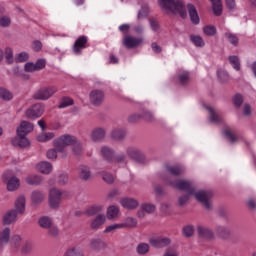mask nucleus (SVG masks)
I'll list each match as a JSON object with an SVG mask.
<instances>
[{"label": "nucleus", "mask_w": 256, "mask_h": 256, "mask_svg": "<svg viewBox=\"0 0 256 256\" xmlns=\"http://www.w3.org/2000/svg\"><path fill=\"white\" fill-rule=\"evenodd\" d=\"M164 181L166 185H169L174 189H178L179 191H186L187 195H183L178 198L179 205L183 206L185 203H187V201H189V197H195L196 201L202 203L205 209H211V199L213 197V193H211V191L197 190L195 189V184L189 180H173L171 178H167L164 179Z\"/></svg>", "instance_id": "obj_1"}, {"label": "nucleus", "mask_w": 256, "mask_h": 256, "mask_svg": "<svg viewBox=\"0 0 256 256\" xmlns=\"http://www.w3.org/2000/svg\"><path fill=\"white\" fill-rule=\"evenodd\" d=\"M159 5L165 9V11H170L174 15H180L183 19L187 17V9L182 1L179 0H158Z\"/></svg>", "instance_id": "obj_2"}, {"label": "nucleus", "mask_w": 256, "mask_h": 256, "mask_svg": "<svg viewBox=\"0 0 256 256\" xmlns=\"http://www.w3.org/2000/svg\"><path fill=\"white\" fill-rule=\"evenodd\" d=\"M15 173L21 175L23 172L16 168L14 172L13 170H7L2 174V181L5 183L7 191H17L21 187V180L15 176Z\"/></svg>", "instance_id": "obj_3"}, {"label": "nucleus", "mask_w": 256, "mask_h": 256, "mask_svg": "<svg viewBox=\"0 0 256 256\" xmlns=\"http://www.w3.org/2000/svg\"><path fill=\"white\" fill-rule=\"evenodd\" d=\"M77 137L64 134L53 141V145L55 149H57L58 153H62V157L67 155L65 151V147H72L73 143H75Z\"/></svg>", "instance_id": "obj_4"}, {"label": "nucleus", "mask_w": 256, "mask_h": 256, "mask_svg": "<svg viewBox=\"0 0 256 256\" xmlns=\"http://www.w3.org/2000/svg\"><path fill=\"white\" fill-rule=\"evenodd\" d=\"M63 190L58 188H51L48 194V204L50 209H59L63 201Z\"/></svg>", "instance_id": "obj_5"}, {"label": "nucleus", "mask_w": 256, "mask_h": 256, "mask_svg": "<svg viewBox=\"0 0 256 256\" xmlns=\"http://www.w3.org/2000/svg\"><path fill=\"white\" fill-rule=\"evenodd\" d=\"M57 91V86H43L34 93L33 98L37 101H49Z\"/></svg>", "instance_id": "obj_6"}, {"label": "nucleus", "mask_w": 256, "mask_h": 256, "mask_svg": "<svg viewBox=\"0 0 256 256\" xmlns=\"http://www.w3.org/2000/svg\"><path fill=\"white\" fill-rule=\"evenodd\" d=\"M122 43L127 49H135L136 47H141V45H143V38L126 34L123 37Z\"/></svg>", "instance_id": "obj_7"}, {"label": "nucleus", "mask_w": 256, "mask_h": 256, "mask_svg": "<svg viewBox=\"0 0 256 256\" xmlns=\"http://www.w3.org/2000/svg\"><path fill=\"white\" fill-rule=\"evenodd\" d=\"M43 113H45V106L38 103L26 110V117L28 119H39Z\"/></svg>", "instance_id": "obj_8"}, {"label": "nucleus", "mask_w": 256, "mask_h": 256, "mask_svg": "<svg viewBox=\"0 0 256 256\" xmlns=\"http://www.w3.org/2000/svg\"><path fill=\"white\" fill-rule=\"evenodd\" d=\"M149 243L156 249H164L168 245H171V238L165 236H157L149 239Z\"/></svg>", "instance_id": "obj_9"}, {"label": "nucleus", "mask_w": 256, "mask_h": 256, "mask_svg": "<svg viewBox=\"0 0 256 256\" xmlns=\"http://www.w3.org/2000/svg\"><path fill=\"white\" fill-rule=\"evenodd\" d=\"M47 62L45 59H39L36 61V63L33 62H27L24 65V71L26 73H35V71H41V69H45V65Z\"/></svg>", "instance_id": "obj_10"}, {"label": "nucleus", "mask_w": 256, "mask_h": 256, "mask_svg": "<svg viewBox=\"0 0 256 256\" xmlns=\"http://www.w3.org/2000/svg\"><path fill=\"white\" fill-rule=\"evenodd\" d=\"M18 215L19 213H17L15 209H10L6 211L2 216L3 225H13L14 223H17Z\"/></svg>", "instance_id": "obj_11"}, {"label": "nucleus", "mask_w": 256, "mask_h": 256, "mask_svg": "<svg viewBox=\"0 0 256 256\" xmlns=\"http://www.w3.org/2000/svg\"><path fill=\"white\" fill-rule=\"evenodd\" d=\"M26 205H27V198L25 197V195H19L14 202V211H16L18 215H24Z\"/></svg>", "instance_id": "obj_12"}, {"label": "nucleus", "mask_w": 256, "mask_h": 256, "mask_svg": "<svg viewBox=\"0 0 256 256\" xmlns=\"http://www.w3.org/2000/svg\"><path fill=\"white\" fill-rule=\"evenodd\" d=\"M36 171L38 173H42V175H51L53 173V164L47 161H41L35 166Z\"/></svg>", "instance_id": "obj_13"}, {"label": "nucleus", "mask_w": 256, "mask_h": 256, "mask_svg": "<svg viewBox=\"0 0 256 256\" xmlns=\"http://www.w3.org/2000/svg\"><path fill=\"white\" fill-rule=\"evenodd\" d=\"M35 129L33 123L29 121H22L16 129L17 135H29Z\"/></svg>", "instance_id": "obj_14"}, {"label": "nucleus", "mask_w": 256, "mask_h": 256, "mask_svg": "<svg viewBox=\"0 0 256 256\" xmlns=\"http://www.w3.org/2000/svg\"><path fill=\"white\" fill-rule=\"evenodd\" d=\"M89 97L92 105H101L105 99V93L101 90H92Z\"/></svg>", "instance_id": "obj_15"}, {"label": "nucleus", "mask_w": 256, "mask_h": 256, "mask_svg": "<svg viewBox=\"0 0 256 256\" xmlns=\"http://www.w3.org/2000/svg\"><path fill=\"white\" fill-rule=\"evenodd\" d=\"M11 241V228H0V249H3Z\"/></svg>", "instance_id": "obj_16"}, {"label": "nucleus", "mask_w": 256, "mask_h": 256, "mask_svg": "<svg viewBox=\"0 0 256 256\" xmlns=\"http://www.w3.org/2000/svg\"><path fill=\"white\" fill-rule=\"evenodd\" d=\"M78 175L82 181H90V179H93V174L91 173V168L87 165L79 166Z\"/></svg>", "instance_id": "obj_17"}, {"label": "nucleus", "mask_w": 256, "mask_h": 256, "mask_svg": "<svg viewBox=\"0 0 256 256\" xmlns=\"http://www.w3.org/2000/svg\"><path fill=\"white\" fill-rule=\"evenodd\" d=\"M87 47V37L80 36L74 43L73 51L75 55H81V51Z\"/></svg>", "instance_id": "obj_18"}, {"label": "nucleus", "mask_w": 256, "mask_h": 256, "mask_svg": "<svg viewBox=\"0 0 256 256\" xmlns=\"http://www.w3.org/2000/svg\"><path fill=\"white\" fill-rule=\"evenodd\" d=\"M32 205H41L45 201V192L41 190H34L30 195Z\"/></svg>", "instance_id": "obj_19"}, {"label": "nucleus", "mask_w": 256, "mask_h": 256, "mask_svg": "<svg viewBox=\"0 0 256 256\" xmlns=\"http://www.w3.org/2000/svg\"><path fill=\"white\" fill-rule=\"evenodd\" d=\"M196 231L200 237H203L204 239H214L215 233H213V230L209 229L208 227H205L203 225H198L196 227Z\"/></svg>", "instance_id": "obj_20"}, {"label": "nucleus", "mask_w": 256, "mask_h": 256, "mask_svg": "<svg viewBox=\"0 0 256 256\" xmlns=\"http://www.w3.org/2000/svg\"><path fill=\"white\" fill-rule=\"evenodd\" d=\"M120 204L122 205V207H124V209H137V207H139V201H137V199L135 198H122L120 200Z\"/></svg>", "instance_id": "obj_21"}, {"label": "nucleus", "mask_w": 256, "mask_h": 256, "mask_svg": "<svg viewBox=\"0 0 256 256\" xmlns=\"http://www.w3.org/2000/svg\"><path fill=\"white\" fill-rule=\"evenodd\" d=\"M205 109H207L209 113V121L210 123H221V113H219V110L211 107V106H205Z\"/></svg>", "instance_id": "obj_22"}, {"label": "nucleus", "mask_w": 256, "mask_h": 256, "mask_svg": "<svg viewBox=\"0 0 256 256\" xmlns=\"http://www.w3.org/2000/svg\"><path fill=\"white\" fill-rule=\"evenodd\" d=\"M25 183H27V185L37 187V185H41V183H43V177L39 174H30L25 177Z\"/></svg>", "instance_id": "obj_23"}, {"label": "nucleus", "mask_w": 256, "mask_h": 256, "mask_svg": "<svg viewBox=\"0 0 256 256\" xmlns=\"http://www.w3.org/2000/svg\"><path fill=\"white\" fill-rule=\"evenodd\" d=\"M120 224L122 225V229H135L139 225V221L135 217L128 216Z\"/></svg>", "instance_id": "obj_24"}, {"label": "nucleus", "mask_w": 256, "mask_h": 256, "mask_svg": "<svg viewBox=\"0 0 256 256\" xmlns=\"http://www.w3.org/2000/svg\"><path fill=\"white\" fill-rule=\"evenodd\" d=\"M100 154L106 161H109V163H112L113 158L115 157V151L113 149L109 148V146H103L100 149Z\"/></svg>", "instance_id": "obj_25"}, {"label": "nucleus", "mask_w": 256, "mask_h": 256, "mask_svg": "<svg viewBox=\"0 0 256 256\" xmlns=\"http://www.w3.org/2000/svg\"><path fill=\"white\" fill-rule=\"evenodd\" d=\"M187 9H188L191 22L194 25H199L200 19H199V14L197 13V8H195L193 4H188Z\"/></svg>", "instance_id": "obj_26"}, {"label": "nucleus", "mask_w": 256, "mask_h": 256, "mask_svg": "<svg viewBox=\"0 0 256 256\" xmlns=\"http://www.w3.org/2000/svg\"><path fill=\"white\" fill-rule=\"evenodd\" d=\"M29 139H27V135H17L12 140V144L16 147H29Z\"/></svg>", "instance_id": "obj_27"}, {"label": "nucleus", "mask_w": 256, "mask_h": 256, "mask_svg": "<svg viewBox=\"0 0 256 256\" xmlns=\"http://www.w3.org/2000/svg\"><path fill=\"white\" fill-rule=\"evenodd\" d=\"M38 225L41 229H51L53 227V218L51 216H41L38 219Z\"/></svg>", "instance_id": "obj_28"}, {"label": "nucleus", "mask_w": 256, "mask_h": 256, "mask_svg": "<svg viewBox=\"0 0 256 256\" xmlns=\"http://www.w3.org/2000/svg\"><path fill=\"white\" fill-rule=\"evenodd\" d=\"M212 4V11L216 17L223 14V0H210Z\"/></svg>", "instance_id": "obj_29"}, {"label": "nucleus", "mask_w": 256, "mask_h": 256, "mask_svg": "<svg viewBox=\"0 0 256 256\" xmlns=\"http://www.w3.org/2000/svg\"><path fill=\"white\" fill-rule=\"evenodd\" d=\"M166 169L168 173H170V175H173L174 177H179V175H183V173H185V166L180 164L168 166Z\"/></svg>", "instance_id": "obj_30"}, {"label": "nucleus", "mask_w": 256, "mask_h": 256, "mask_svg": "<svg viewBox=\"0 0 256 256\" xmlns=\"http://www.w3.org/2000/svg\"><path fill=\"white\" fill-rule=\"evenodd\" d=\"M55 139V133L54 132H41L40 134L37 135L36 141L38 143H47L51 140Z\"/></svg>", "instance_id": "obj_31"}, {"label": "nucleus", "mask_w": 256, "mask_h": 256, "mask_svg": "<svg viewBox=\"0 0 256 256\" xmlns=\"http://www.w3.org/2000/svg\"><path fill=\"white\" fill-rule=\"evenodd\" d=\"M223 135L230 143H237V141H239V135H237L235 131L231 130V128H225Z\"/></svg>", "instance_id": "obj_32"}, {"label": "nucleus", "mask_w": 256, "mask_h": 256, "mask_svg": "<svg viewBox=\"0 0 256 256\" xmlns=\"http://www.w3.org/2000/svg\"><path fill=\"white\" fill-rule=\"evenodd\" d=\"M92 141H101V139H105V130L103 128H95L91 132Z\"/></svg>", "instance_id": "obj_33"}, {"label": "nucleus", "mask_w": 256, "mask_h": 256, "mask_svg": "<svg viewBox=\"0 0 256 256\" xmlns=\"http://www.w3.org/2000/svg\"><path fill=\"white\" fill-rule=\"evenodd\" d=\"M126 153L131 159H141V157H143V152L135 147H128Z\"/></svg>", "instance_id": "obj_34"}, {"label": "nucleus", "mask_w": 256, "mask_h": 256, "mask_svg": "<svg viewBox=\"0 0 256 256\" xmlns=\"http://www.w3.org/2000/svg\"><path fill=\"white\" fill-rule=\"evenodd\" d=\"M105 221H107V217L105 214H99L92 222L91 228L92 229H99L101 225H104Z\"/></svg>", "instance_id": "obj_35"}, {"label": "nucleus", "mask_w": 256, "mask_h": 256, "mask_svg": "<svg viewBox=\"0 0 256 256\" xmlns=\"http://www.w3.org/2000/svg\"><path fill=\"white\" fill-rule=\"evenodd\" d=\"M63 256H83V251L79 246H70L65 252Z\"/></svg>", "instance_id": "obj_36"}, {"label": "nucleus", "mask_w": 256, "mask_h": 256, "mask_svg": "<svg viewBox=\"0 0 256 256\" xmlns=\"http://www.w3.org/2000/svg\"><path fill=\"white\" fill-rule=\"evenodd\" d=\"M90 247L91 249L100 251V249H105L107 247V244L101 239H93L90 242Z\"/></svg>", "instance_id": "obj_37"}, {"label": "nucleus", "mask_w": 256, "mask_h": 256, "mask_svg": "<svg viewBox=\"0 0 256 256\" xmlns=\"http://www.w3.org/2000/svg\"><path fill=\"white\" fill-rule=\"evenodd\" d=\"M230 233H231V229H229L228 226L216 227V235H218V237H221V239H225V237H229Z\"/></svg>", "instance_id": "obj_38"}, {"label": "nucleus", "mask_w": 256, "mask_h": 256, "mask_svg": "<svg viewBox=\"0 0 256 256\" xmlns=\"http://www.w3.org/2000/svg\"><path fill=\"white\" fill-rule=\"evenodd\" d=\"M100 211H103V206L101 205H93L86 209L85 213L89 217H93V215H97V213H100Z\"/></svg>", "instance_id": "obj_39"}, {"label": "nucleus", "mask_w": 256, "mask_h": 256, "mask_svg": "<svg viewBox=\"0 0 256 256\" xmlns=\"http://www.w3.org/2000/svg\"><path fill=\"white\" fill-rule=\"evenodd\" d=\"M202 31L207 37H215L217 35V28L214 25H206Z\"/></svg>", "instance_id": "obj_40"}, {"label": "nucleus", "mask_w": 256, "mask_h": 256, "mask_svg": "<svg viewBox=\"0 0 256 256\" xmlns=\"http://www.w3.org/2000/svg\"><path fill=\"white\" fill-rule=\"evenodd\" d=\"M0 99L3 101H11V99H13V93L7 88L0 87Z\"/></svg>", "instance_id": "obj_41"}, {"label": "nucleus", "mask_w": 256, "mask_h": 256, "mask_svg": "<svg viewBox=\"0 0 256 256\" xmlns=\"http://www.w3.org/2000/svg\"><path fill=\"white\" fill-rule=\"evenodd\" d=\"M190 40L195 47H205V40H203V37L199 35H191Z\"/></svg>", "instance_id": "obj_42"}, {"label": "nucleus", "mask_w": 256, "mask_h": 256, "mask_svg": "<svg viewBox=\"0 0 256 256\" xmlns=\"http://www.w3.org/2000/svg\"><path fill=\"white\" fill-rule=\"evenodd\" d=\"M121 229H123V226L121 225V223H114V224L108 225L104 229V233L111 234V233H115V231H119Z\"/></svg>", "instance_id": "obj_43"}, {"label": "nucleus", "mask_w": 256, "mask_h": 256, "mask_svg": "<svg viewBox=\"0 0 256 256\" xmlns=\"http://www.w3.org/2000/svg\"><path fill=\"white\" fill-rule=\"evenodd\" d=\"M228 61L235 71H239V69H241V61L239 60V57L230 56Z\"/></svg>", "instance_id": "obj_44"}, {"label": "nucleus", "mask_w": 256, "mask_h": 256, "mask_svg": "<svg viewBox=\"0 0 256 256\" xmlns=\"http://www.w3.org/2000/svg\"><path fill=\"white\" fill-rule=\"evenodd\" d=\"M71 147L74 155H81V153H83V144L78 141L77 138Z\"/></svg>", "instance_id": "obj_45"}, {"label": "nucleus", "mask_w": 256, "mask_h": 256, "mask_svg": "<svg viewBox=\"0 0 256 256\" xmlns=\"http://www.w3.org/2000/svg\"><path fill=\"white\" fill-rule=\"evenodd\" d=\"M111 135L113 139L119 140V139H123V137L127 135V132L123 128H116L112 131Z\"/></svg>", "instance_id": "obj_46"}, {"label": "nucleus", "mask_w": 256, "mask_h": 256, "mask_svg": "<svg viewBox=\"0 0 256 256\" xmlns=\"http://www.w3.org/2000/svg\"><path fill=\"white\" fill-rule=\"evenodd\" d=\"M225 39H227V41H229V43H231V45H237V43H239V38L237 37V35L227 31L224 34Z\"/></svg>", "instance_id": "obj_47"}, {"label": "nucleus", "mask_w": 256, "mask_h": 256, "mask_svg": "<svg viewBox=\"0 0 256 256\" xmlns=\"http://www.w3.org/2000/svg\"><path fill=\"white\" fill-rule=\"evenodd\" d=\"M138 255H147L149 253V244L147 243H140L136 248Z\"/></svg>", "instance_id": "obj_48"}, {"label": "nucleus", "mask_w": 256, "mask_h": 256, "mask_svg": "<svg viewBox=\"0 0 256 256\" xmlns=\"http://www.w3.org/2000/svg\"><path fill=\"white\" fill-rule=\"evenodd\" d=\"M141 209L145 210V213H148L149 215H151L157 210V206L151 203H144V204H141Z\"/></svg>", "instance_id": "obj_49"}, {"label": "nucleus", "mask_w": 256, "mask_h": 256, "mask_svg": "<svg viewBox=\"0 0 256 256\" xmlns=\"http://www.w3.org/2000/svg\"><path fill=\"white\" fill-rule=\"evenodd\" d=\"M119 215V207L117 206H110L107 210V217L108 219H115Z\"/></svg>", "instance_id": "obj_50"}, {"label": "nucleus", "mask_w": 256, "mask_h": 256, "mask_svg": "<svg viewBox=\"0 0 256 256\" xmlns=\"http://www.w3.org/2000/svg\"><path fill=\"white\" fill-rule=\"evenodd\" d=\"M193 233H195V227L193 225L184 226L182 229V235L184 237H193Z\"/></svg>", "instance_id": "obj_51"}, {"label": "nucleus", "mask_w": 256, "mask_h": 256, "mask_svg": "<svg viewBox=\"0 0 256 256\" xmlns=\"http://www.w3.org/2000/svg\"><path fill=\"white\" fill-rule=\"evenodd\" d=\"M149 15V6L148 5H144L141 7L140 11L137 14V19H145V17H147Z\"/></svg>", "instance_id": "obj_52"}, {"label": "nucleus", "mask_w": 256, "mask_h": 256, "mask_svg": "<svg viewBox=\"0 0 256 256\" xmlns=\"http://www.w3.org/2000/svg\"><path fill=\"white\" fill-rule=\"evenodd\" d=\"M6 62L11 65L13 61H15V58H13V50L11 48H5L4 51Z\"/></svg>", "instance_id": "obj_53"}, {"label": "nucleus", "mask_w": 256, "mask_h": 256, "mask_svg": "<svg viewBox=\"0 0 256 256\" xmlns=\"http://www.w3.org/2000/svg\"><path fill=\"white\" fill-rule=\"evenodd\" d=\"M0 27H11V17L5 15L0 16Z\"/></svg>", "instance_id": "obj_54"}, {"label": "nucleus", "mask_w": 256, "mask_h": 256, "mask_svg": "<svg viewBox=\"0 0 256 256\" xmlns=\"http://www.w3.org/2000/svg\"><path fill=\"white\" fill-rule=\"evenodd\" d=\"M101 176L105 183L111 184L115 181V176L109 172H102Z\"/></svg>", "instance_id": "obj_55"}, {"label": "nucleus", "mask_w": 256, "mask_h": 256, "mask_svg": "<svg viewBox=\"0 0 256 256\" xmlns=\"http://www.w3.org/2000/svg\"><path fill=\"white\" fill-rule=\"evenodd\" d=\"M11 246L14 247V249H17L18 247H21V236L19 235H14L11 238Z\"/></svg>", "instance_id": "obj_56"}, {"label": "nucleus", "mask_w": 256, "mask_h": 256, "mask_svg": "<svg viewBox=\"0 0 256 256\" xmlns=\"http://www.w3.org/2000/svg\"><path fill=\"white\" fill-rule=\"evenodd\" d=\"M112 163H114V165H117V163H127V156H125V154L114 156Z\"/></svg>", "instance_id": "obj_57"}, {"label": "nucleus", "mask_w": 256, "mask_h": 256, "mask_svg": "<svg viewBox=\"0 0 256 256\" xmlns=\"http://www.w3.org/2000/svg\"><path fill=\"white\" fill-rule=\"evenodd\" d=\"M69 182V174L63 172L58 176L59 185H67Z\"/></svg>", "instance_id": "obj_58"}, {"label": "nucleus", "mask_w": 256, "mask_h": 256, "mask_svg": "<svg viewBox=\"0 0 256 256\" xmlns=\"http://www.w3.org/2000/svg\"><path fill=\"white\" fill-rule=\"evenodd\" d=\"M71 105H73V99L66 97L61 100L59 108L65 109V107H71Z\"/></svg>", "instance_id": "obj_59"}, {"label": "nucleus", "mask_w": 256, "mask_h": 256, "mask_svg": "<svg viewBox=\"0 0 256 256\" xmlns=\"http://www.w3.org/2000/svg\"><path fill=\"white\" fill-rule=\"evenodd\" d=\"M29 60V54L27 52H21L16 56V61L18 63H25V61Z\"/></svg>", "instance_id": "obj_60"}, {"label": "nucleus", "mask_w": 256, "mask_h": 256, "mask_svg": "<svg viewBox=\"0 0 256 256\" xmlns=\"http://www.w3.org/2000/svg\"><path fill=\"white\" fill-rule=\"evenodd\" d=\"M217 75H218V79L220 81H227L229 79V74L227 73V71L223 70V69H219L217 71Z\"/></svg>", "instance_id": "obj_61"}, {"label": "nucleus", "mask_w": 256, "mask_h": 256, "mask_svg": "<svg viewBox=\"0 0 256 256\" xmlns=\"http://www.w3.org/2000/svg\"><path fill=\"white\" fill-rule=\"evenodd\" d=\"M57 153H59V151H57V148L54 147L47 151L46 157L47 159L55 160L57 159Z\"/></svg>", "instance_id": "obj_62"}, {"label": "nucleus", "mask_w": 256, "mask_h": 256, "mask_svg": "<svg viewBox=\"0 0 256 256\" xmlns=\"http://www.w3.org/2000/svg\"><path fill=\"white\" fill-rule=\"evenodd\" d=\"M178 81L179 83H187L189 81V72H182L178 75Z\"/></svg>", "instance_id": "obj_63"}, {"label": "nucleus", "mask_w": 256, "mask_h": 256, "mask_svg": "<svg viewBox=\"0 0 256 256\" xmlns=\"http://www.w3.org/2000/svg\"><path fill=\"white\" fill-rule=\"evenodd\" d=\"M233 103L235 107H241V105H243V96H241L240 94H236L233 97Z\"/></svg>", "instance_id": "obj_64"}]
</instances>
